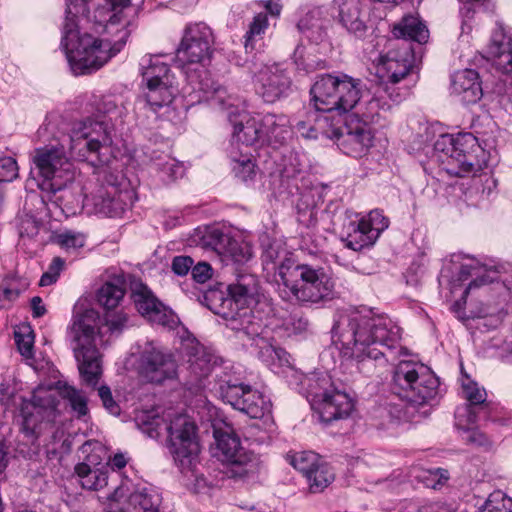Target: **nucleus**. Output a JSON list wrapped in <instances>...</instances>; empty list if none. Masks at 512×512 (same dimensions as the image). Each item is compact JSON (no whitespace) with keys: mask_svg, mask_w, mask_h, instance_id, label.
Instances as JSON below:
<instances>
[{"mask_svg":"<svg viewBox=\"0 0 512 512\" xmlns=\"http://www.w3.org/2000/svg\"><path fill=\"white\" fill-rule=\"evenodd\" d=\"M131 0H66L61 45L74 75L90 74L120 52L136 26Z\"/></svg>","mask_w":512,"mask_h":512,"instance_id":"1","label":"nucleus"},{"mask_svg":"<svg viewBox=\"0 0 512 512\" xmlns=\"http://www.w3.org/2000/svg\"><path fill=\"white\" fill-rule=\"evenodd\" d=\"M230 308L236 312L228 327L235 331L243 342L247 341L250 352L270 368L289 364V355L277 344V339L300 334L307 330L308 320L298 314L283 319L269 317L272 311L270 300L259 290L254 275L244 274L236 283L227 287Z\"/></svg>","mask_w":512,"mask_h":512,"instance_id":"2","label":"nucleus"},{"mask_svg":"<svg viewBox=\"0 0 512 512\" xmlns=\"http://www.w3.org/2000/svg\"><path fill=\"white\" fill-rule=\"evenodd\" d=\"M345 356L357 362L359 372L367 376L384 370L395 350L406 355L400 346L401 329L388 316L369 308H354L339 316L333 327Z\"/></svg>","mask_w":512,"mask_h":512,"instance_id":"3","label":"nucleus"},{"mask_svg":"<svg viewBox=\"0 0 512 512\" xmlns=\"http://www.w3.org/2000/svg\"><path fill=\"white\" fill-rule=\"evenodd\" d=\"M127 315L119 312L102 318L95 309L75 307L70 334L74 341V356L79 373L86 385L95 387L102 375L101 348L110 336L119 335L127 324Z\"/></svg>","mask_w":512,"mask_h":512,"instance_id":"4","label":"nucleus"},{"mask_svg":"<svg viewBox=\"0 0 512 512\" xmlns=\"http://www.w3.org/2000/svg\"><path fill=\"white\" fill-rule=\"evenodd\" d=\"M213 42V33L209 26L202 22L189 24L176 50V63L187 81L182 90L191 105L209 100L211 95H215L220 104L224 103L226 88L201 69L205 61L210 59Z\"/></svg>","mask_w":512,"mask_h":512,"instance_id":"5","label":"nucleus"},{"mask_svg":"<svg viewBox=\"0 0 512 512\" xmlns=\"http://www.w3.org/2000/svg\"><path fill=\"white\" fill-rule=\"evenodd\" d=\"M311 104L316 111L309 112L305 120L296 124V131L304 138L317 139L320 134L329 136L328 118L320 114L351 111L361 99V81L346 74H323L317 77L310 89Z\"/></svg>","mask_w":512,"mask_h":512,"instance_id":"6","label":"nucleus"},{"mask_svg":"<svg viewBox=\"0 0 512 512\" xmlns=\"http://www.w3.org/2000/svg\"><path fill=\"white\" fill-rule=\"evenodd\" d=\"M434 152L448 174L471 176L472 187L483 197H488L496 188V180L484 171L491 160V152L472 133L440 135L434 143Z\"/></svg>","mask_w":512,"mask_h":512,"instance_id":"7","label":"nucleus"},{"mask_svg":"<svg viewBox=\"0 0 512 512\" xmlns=\"http://www.w3.org/2000/svg\"><path fill=\"white\" fill-rule=\"evenodd\" d=\"M58 396L68 401L77 418L88 415V399L81 390L61 381L56 388L40 385L34 389L31 399L23 402L21 408V430L31 442L44 437L46 429L52 431L53 441L63 436V431L55 429L52 424L58 414Z\"/></svg>","mask_w":512,"mask_h":512,"instance_id":"8","label":"nucleus"},{"mask_svg":"<svg viewBox=\"0 0 512 512\" xmlns=\"http://www.w3.org/2000/svg\"><path fill=\"white\" fill-rule=\"evenodd\" d=\"M392 391L407 402L405 411L397 410L393 416L407 420L418 406L432 405L440 395V381L425 364L412 359H401L395 366L392 376Z\"/></svg>","mask_w":512,"mask_h":512,"instance_id":"9","label":"nucleus"},{"mask_svg":"<svg viewBox=\"0 0 512 512\" xmlns=\"http://www.w3.org/2000/svg\"><path fill=\"white\" fill-rule=\"evenodd\" d=\"M141 429L150 438H158L166 431L168 449L181 468L189 467L199 452L196 425L186 414L169 411L165 418L148 414L141 420Z\"/></svg>","mask_w":512,"mask_h":512,"instance_id":"10","label":"nucleus"},{"mask_svg":"<svg viewBox=\"0 0 512 512\" xmlns=\"http://www.w3.org/2000/svg\"><path fill=\"white\" fill-rule=\"evenodd\" d=\"M31 173L42 192L56 194L75 178V167L67 154V147L59 139L37 147L31 154Z\"/></svg>","mask_w":512,"mask_h":512,"instance_id":"11","label":"nucleus"},{"mask_svg":"<svg viewBox=\"0 0 512 512\" xmlns=\"http://www.w3.org/2000/svg\"><path fill=\"white\" fill-rule=\"evenodd\" d=\"M283 283L278 289L282 298L303 304H318L333 298L334 281L321 267L295 264L282 268Z\"/></svg>","mask_w":512,"mask_h":512,"instance_id":"12","label":"nucleus"},{"mask_svg":"<svg viewBox=\"0 0 512 512\" xmlns=\"http://www.w3.org/2000/svg\"><path fill=\"white\" fill-rule=\"evenodd\" d=\"M67 147V154L79 161H87L97 171L98 163L106 162L102 151L107 150L112 142L111 125L103 119H86L74 124L71 134L59 139ZM102 165H100L101 167Z\"/></svg>","mask_w":512,"mask_h":512,"instance_id":"13","label":"nucleus"},{"mask_svg":"<svg viewBox=\"0 0 512 512\" xmlns=\"http://www.w3.org/2000/svg\"><path fill=\"white\" fill-rule=\"evenodd\" d=\"M96 187L84 197V206L96 214L121 216L133 203V193L122 188L108 168L101 166L94 172Z\"/></svg>","mask_w":512,"mask_h":512,"instance_id":"14","label":"nucleus"},{"mask_svg":"<svg viewBox=\"0 0 512 512\" xmlns=\"http://www.w3.org/2000/svg\"><path fill=\"white\" fill-rule=\"evenodd\" d=\"M223 98V104L215 99V95H211L208 101L226 111L227 119L233 127L229 148L241 147L243 150H250L253 145H262L261 114L252 115L240 108L237 104L238 99L228 94L227 91Z\"/></svg>","mask_w":512,"mask_h":512,"instance_id":"15","label":"nucleus"},{"mask_svg":"<svg viewBox=\"0 0 512 512\" xmlns=\"http://www.w3.org/2000/svg\"><path fill=\"white\" fill-rule=\"evenodd\" d=\"M333 136L336 137L339 149L354 158L367 155L375 140L373 127L367 121L361 120L358 113L348 114L343 128L334 130Z\"/></svg>","mask_w":512,"mask_h":512,"instance_id":"16","label":"nucleus"},{"mask_svg":"<svg viewBox=\"0 0 512 512\" xmlns=\"http://www.w3.org/2000/svg\"><path fill=\"white\" fill-rule=\"evenodd\" d=\"M389 226V220L382 211L373 210L360 219L343 224L342 241L353 251L372 247L381 233Z\"/></svg>","mask_w":512,"mask_h":512,"instance_id":"17","label":"nucleus"},{"mask_svg":"<svg viewBox=\"0 0 512 512\" xmlns=\"http://www.w3.org/2000/svg\"><path fill=\"white\" fill-rule=\"evenodd\" d=\"M139 373L146 381L160 384L177 376V362L168 350L148 343L141 353Z\"/></svg>","mask_w":512,"mask_h":512,"instance_id":"18","label":"nucleus"},{"mask_svg":"<svg viewBox=\"0 0 512 512\" xmlns=\"http://www.w3.org/2000/svg\"><path fill=\"white\" fill-rule=\"evenodd\" d=\"M131 297L139 313L149 322L168 329H174L178 325L177 315L160 302L142 282H131Z\"/></svg>","mask_w":512,"mask_h":512,"instance_id":"19","label":"nucleus"},{"mask_svg":"<svg viewBox=\"0 0 512 512\" xmlns=\"http://www.w3.org/2000/svg\"><path fill=\"white\" fill-rule=\"evenodd\" d=\"M256 94L266 103H275L286 97L291 88V80L279 65H266L254 76Z\"/></svg>","mask_w":512,"mask_h":512,"instance_id":"20","label":"nucleus"},{"mask_svg":"<svg viewBox=\"0 0 512 512\" xmlns=\"http://www.w3.org/2000/svg\"><path fill=\"white\" fill-rule=\"evenodd\" d=\"M339 23L350 34L362 38L368 31L369 15L361 0H334Z\"/></svg>","mask_w":512,"mask_h":512,"instance_id":"21","label":"nucleus"},{"mask_svg":"<svg viewBox=\"0 0 512 512\" xmlns=\"http://www.w3.org/2000/svg\"><path fill=\"white\" fill-rule=\"evenodd\" d=\"M147 76L148 83H146L144 94L137 99L135 108L138 112L144 111L146 114L151 112L155 115L160 108L172 102L176 89L173 87V81L155 83L152 80L155 76L151 72H148Z\"/></svg>","mask_w":512,"mask_h":512,"instance_id":"22","label":"nucleus"},{"mask_svg":"<svg viewBox=\"0 0 512 512\" xmlns=\"http://www.w3.org/2000/svg\"><path fill=\"white\" fill-rule=\"evenodd\" d=\"M312 409L322 422L330 423L348 418L354 409V402L347 393L335 387L324 398L315 401Z\"/></svg>","mask_w":512,"mask_h":512,"instance_id":"23","label":"nucleus"},{"mask_svg":"<svg viewBox=\"0 0 512 512\" xmlns=\"http://www.w3.org/2000/svg\"><path fill=\"white\" fill-rule=\"evenodd\" d=\"M227 402L251 418H262L271 412V401L260 391L246 385L239 393L228 392Z\"/></svg>","mask_w":512,"mask_h":512,"instance_id":"24","label":"nucleus"},{"mask_svg":"<svg viewBox=\"0 0 512 512\" xmlns=\"http://www.w3.org/2000/svg\"><path fill=\"white\" fill-rule=\"evenodd\" d=\"M412 58L411 50L407 46L389 50L379 57L378 71L389 83L397 84L409 74Z\"/></svg>","mask_w":512,"mask_h":512,"instance_id":"25","label":"nucleus"},{"mask_svg":"<svg viewBox=\"0 0 512 512\" xmlns=\"http://www.w3.org/2000/svg\"><path fill=\"white\" fill-rule=\"evenodd\" d=\"M402 98L403 95L400 93L394 94L392 87L380 86L373 97L359 104L356 113L360 115L361 120L367 121L372 126L373 123L384 117V114L392 108L393 104L399 103Z\"/></svg>","mask_w":512,"mask_h":512,"instance_id":"26","label":"nucleus"},{"mask_svg":"<svg viewBox=\"0 0 512 512\" xmlns=\"http://www.w3.org/2000/svg\"><path fill=\"white\" fill-rule=\"evenodd\" d=\"M488 54L496 69L502 73H512V32L501 23H497L491 34Z\"/></svg>","mask_w":512,"mask_h":512,"instance_id":"27","label":"nucleus"},{"mask_svg":"<svg viewBox=\"0 0 512 512\" xmlns=\"http://www.w3.org/2000/svg\"><path fill=\"white\" fill-rule=\"evenodd\" d=\"M262 116V145L273 148L284 146L292 137L289 118L284 114L267 113Z\"/></svg>","mask_w":512,"mask_h":512,"instance_id":"28","label":"nucleus"},{"mask_svg":"<svg viewBox=\"0 0 512 512\" xmlns=\"http://www.w3.org/2000/svg\"><path fill=\"white\" fill-rule=\"evenodd\" d=\"M450 89L466 104H474L483 96L479 74L474 69H463L455 72L451 78Z\"/></svg>","mask_w":512,"mask_h":512,"instance_id":"29","label":"nucleus"},{"mask_svg":"<svg viewBox=\"0 0 512 512\" xmlns=\"http://www.w3.org/2000/svg\"><path fill=\"white\" fill-rule=\"evenodd\" d=\"M295 260L288 256V253L278 245H269L262 254V265L265 277L274 283L279 289L283 283L282 268L294 267Z\"/></svg>","mask_w":512,"mask_h":512,"instance_id":"30","label":"nucleus"},{"mask_svg":"<svg viewBox=\"0 0 512 512\" xmlns=\"http://www.w3.org/2000/svg\"><path fill=\"white\" fill-rule=\"evenodd\" d=\"M188 368L199 380L207 377L217 364V357L199 342L185 345Z\"/></svg>","mask_w":512,"mask_h":512,"instance_id":"31","label":"nucleus"},{"mask_svg":"<svg viewBox=\"0 0 512 512\" xmlns=\"http://www.w3.org/2000/svg\"><path fill=\"white\" fill-rule=\"evenodd\" d=\"M94 455H87L86 462L75 466V474L78 476L81 486L87 490H100L108 484V467L97 466Z\"/></svg>","mask_w":512,"mask_h":512,"instance_id":"32","label":"nucleus"},{"mask_svg":"<svg viewBox=\"0 0 512 512\" xmlns=\"http://www.w3.org/2000/svg\"><path fill=\"white\" fill-rule=\"evenodd\" d=\"M261 468V461L256 455L244 452L230 463L228 474L237 481L251 485L258 482Z\"/></svg>","mask_w":512,"mask_h":512,"instance_id":"33","label":"nucleus"},{"mask_svg":"<svg viewBox=\"0 0 512 512\" xmlns=\"http://www.w3.org/2000/svg\"><path fill=\"white\" fill-rule=\"evenodd\" d=\"M161 495L152 488L137 487L127 497L124 512H160Z\"/></svg>","mask_w":512,"mask_h":512,"instance_id":"34","label":"nucleus"},{"mask_svg":"<svg viewBox=\"0 0 512 512\" xmlns=\"http://www.w3.org/2000/svg\"><path fill=\"white\" fill-rule=\"evenodd\" d=\"M126 288L127 280L125 275H113L99 288L97 300L105 309H114L123 300Z\"/></svg>","mask_w":512,"mask_h":512,"instance_id":"35","label":"nucleus"},{"mask_svg":"<svg viewBox=\"0 0 512 512\" xmlns=\"http://www.w3.org/2000/svg\"><path fill=\"white\" fill-rule=\"evenodd\" d=\"M469 277L475 278L465 289L463 293L464 298L471 290L494 282L497 278V272L492 268H487L485 265H481L477 260L471 259L469 263L462 264L459 271V280L465 281Z\"/></svg>","mask_w":512,"mask_h":512,"instance_id":"36","label":"nucleus"},{"mask_svg":"<svg viewBox=\"0 0 512 512\" xmlns=\"http://www.w3.org/2000/svg\"><path fill=\"white\" fill-rule=\"evenodd\" d=\"M392 33L397 39L411 40L419 44L426 43L429 38L426 25L413 15L404 16L394 25Z\"/></svg>","mask_w":512,"mask_h":512,"instance_id":"37","label":"nucleus"},{"mask_svg":"<svg viewBox=\"0 0 512 512\" xmlns=\"http://www.w3.org/2000/svg\"><path fill=\"white\" fill-rule=\"evenodd\" d=\"M327 20L321 8L309 10L298 22V30L315 43L323 41L326 36Z\"/></svg>","mask_w":512,"mask_h":512,"instance_id":"38","label":"nucleus"},{"mask_svg":"<svg viewBox=\"0 0 512 512\" xmlns=\"http://www.w3.org/2000/svg\"><path fill=\"white\" fill-rule=\"evenodd\" d=\"M96 112L103 117H108L106 121L111 125L112 132L114 131V124L112 122L121 121L127 114V108L120 96L117 95H104L95 99L93 103Z\"/></svg>","mask_w":512,"mask_h":512,"instance_id":"39","label":"nucleus"},{"mask_svg":"<svg viewBox=\"0 0 512 512\" xmlns=\"http://www.w3.org/2000/svg\"><path fill=\"white\" fill-rule=\"evenodd\" d=\"M150 161L165 183L175 181L184 175L183 164L167 154L153 152Z\"/></svg>","mask_w":512,"mask_h":512,"instance_id":"40","label":"nucleus"},{"mask_svg":"<svg viewBox=\"0 0 512 512\" xmlns=\"http://www.w3.org/2000/svg\"><path fill=\"white\" fill-rule=\"evenodd\" d=\"M304 385L307 387V398L311 407L315 401L321 400L335 388L332 377L326 372H315L305 377Z\"/></svg>","mask_w":512,"mask_h":512,"instance_id":"41","label":"nucleus"},{"mask_svg":"<svg viewBox=\"0 0 512 512\" xmlns=\"http://www.w3.org/2000/svg\"><path fill=\"white\" fill-rule=\"evenodd\" d=\"M228 154L233 164V172L238 178L247 181L255 176L256 166L250 150H243L241 147H232L229 148Z\"/></svg>","mask_w":512,"mask_h":512,"instance_id":"42","label":"nucleus"},{"mask_svg":"<svg viewBox=\"0 0 512 512\" xmlns=\"http://www.w3.org/2000/svg\"><path fill=\"white\" fill-rule=\"evenodd\" d=\"M218 391L221 398L226 401L228 392H240L246 385L243 383V371L240 366H225L222 373L217 375Z\"/></svg>","mask_w":512,"mask_h":512,"instance_id":"43","label":"nucleus"},{"mask_svg":"<svg viewBox=\"0 0 512 512\" xmlns=\"http://www.w3.org/2000/svg\"><path fill=\"white\" fill-rule=\"evenodd\" d=\"M162 56L148 55L144 56L141 60V70L143 80L148 83L147 73L151 72L155 78V83L163 81H173L172 76L169 74V67L166 62L162 61Z\"/></svg>","mask_w":512,"mask_h":512,"instance_id":"44","label":"nucleus"},{"mask_svg":"<svg viewBox=\"0 0 512 512\" xmlns=\"http://www.w3.org/2000/svg\"><path fill=\"white\" fill-rule=\"evenodd\" d=\"M215 439L223 459L229 464L235 462V459L245 452L239 438L232 433L215 431Z\"/></svg>","mask_w":512,"mask_h":512,"instance_id":"45","label":"nucleus"},{"mask_svg":"<svg viewBox=\"0 0 512 512\" xmlns=\"http://www.w3.org/2000/svg\"><path fill=\"white\" fill-rule=\"evenodd\" d=\"M310 491L312 493L322 492L333 480L334 473L328 464L322 460L312 470L311 475L307 476Z\"/></svg>","mask_w":512,"mask_h":512,"instance_id":"46","label":"nucleus"},{"mask_svg":"<svg viewBox=\"0 0 512 512\" xmlns=\"http://www.w3.org/2000/svg\"><path fill=\"white\" fill-rule=\"evenodd\" d=\"M290 464L300 471L306 478L320 462L318 454L312 451L297 452L288 456Z\"/></svg>","mask_w":512,"mask_h":512,"instance_id":"47","label":"nucleus"},{"mask_svg":"<svg viewBox=\"0 0 512 512\" xmlns=\"http://www.w3.org/2000/svg\"><path fill=\"white\" fill-rule=\"evenodd\" d=\"M53 242L67 252L76 251L82 248L86 242V236L77 231L64 230L53 237Z\"/></svg>","mask_w":512,"mask_h":512,"instance_id":"48","label":"nucleus"},{"mask_svg":"<svg viewBox=\"0 0 512 512\" xmlns=\"http://www.w3.org/2000/svg\"><path fill=\"white\" fill-rule=\"evenodd\" d=\"M230 236L216 227H207L201 237V245L212 249L219 255L225 250V244Z\"/></svg>","mask_w":512,"mask_h":512,"instance_id":"49","label":"nucleus"},{"mask_svg":"<svg viewBox=\"0 0 512 512\" xmlns=\"http://www.w3.org/2000/svg\"><path fill=\"white\" fill-rule=\"evenodd\" d=\"M220 255L231 258L235 263L243 264L251 259L252 250L247 244L229 237L225 244V250Z\"/></svg>","mask_w":512,"mask_h":512,"instance_id":"50","label":"nucleus"},{"mask_svg":"<svg viewBox=\"0 0 512 512\" xmlns=\"http://www.w3.org/2000/svg\"><path fill=\"white\" fill-rule=\"evenodd\" d=\"M15 342L22 356L27 359L33 358L34 333L30 326H21L15 331Z\"/></svg>","mask_w":512,"mask_h":512,"instance_id":"51","label":"nucleus"},{"mask_svg":"<svg viewBox=\"0 0 512 512\" xmlns=\"http://www.w3.org/2000/svg\"><path fill=\"white\" fill-rule=\"evenodd\" d=\"M462 392L470 405H479L486 401V390L469 377L462 380Z\"/></svg>","mask_w":512,"mask_h":512,"instance_id":"52","label":"nucleus"},{"mask_svg":"<svg viewBox=\"0 0 512 512\" xmlns=\"http://www.w3.org/2000/svg\"><path fill=\"white\" fill-rule=\"evenodd\" d=\"M268 26V19L265 14H258L254 17L253 21L251 22L249 26V30L247 31L245 35V49L248 51L249 49H253V40L257 36H261Z\"/></svg>","mask_w":512,"mask_h":512,"instance_id":"53","label":"nucleus"},{"mask_svg":"<svg viewBox=\"0 0 512 512\" xmlns=\"http://www.w3.org/2000/svg\"><path fill=\"white\" fill-rule=\"evenodd\" d=\"M419 478L425 484L426 487L432 489H439L448 480L449 475L447 470L436 468L423 471L422 475H420Z\"/></svg>","mask_w":512,"mask_h":512,"instance_id":"54","label":"nucleus"},{"mask_svg":"<svg viewBox=\"0 0 512 512\" xmlns=\"http://www.w3.org/2000/svg\"><path fill=\"white\" fill-rule=\"evenodd\" d=\"M475 405L467 404L458 408L455 412L456 426L463 430H469L477 421V414L474 409Z\"/></svg>","mask_w":512,"mask_h":512,"instance_id":"55","label":"nucleus"},{"mask_svg":"<svg viewBox=\"0 0 512 512\" xmlns=\"http://www.w3.org/2000/svg\"><path fill=\"white\" fill-rule=\"evenodd\" d=\"M18 177V165L14 158L5 156L0 158V181L8 183Z\"/></svg>","mask_w":512,"mask_h":512,"instance_id":"56","label":"nucleus"},{"mask_svg":"<svg viewBox=\"0 0 512 512\" xmlns=\"http://www.w3.org/2000/svg\"><path fill=\"white\" fill-rule=\"evenodd\" d=\"M194 260L190 256H176L172 260V271L178 276H185L191 271Z\"/></svg>","mask_w":512,"mask_h":512,"instance_id":"57","label":"nucleus"},{"mask_svg":"<svg viewBox=\"0 0 512 512\" xmlns=\"http://www.w3.org/2000/svg\"><path fill=\"white\" fill-rule=\"evenodd\" d=\"M192 278L198 283H205L212 277V267L207 262H199L192 266Z\"/></svg>","mask_w":512,"mask_h":512,"instance_id":"58","label":"nucleus"},{"mask_svg":"<svg viewBox=\"0 0 512 512\" xmlns=\"http://www.w3.org/2000/svg\"><path fill=\"white\" fill-rule=\"evenodd\" d=\"M98 395L103 403V406L111 414L117 415L119 413V406L113 400L111 390L108 386L102 385L98 388Z\"/></svg>","mask_w":512,"mask_h":512,"instance_id":"59","label":"nucleus"},{"mask_svg":"<svg viewBox=\"0 0 512 512\" xmlns=\"http://www.w3.org/2000/svg\"><path fill=\"white\" fill-rule=\"evenodd\" d=\"M400 512H451V510L440 504H429L420 507L414 503H408Z\"/></svg>","mask_w":512,"mask_h":512,"instance_id":"60","label":"nucleus"},{"mask_svg":"<svg viewBox=\"0 0 512 512\" xmlns=\"http://www.w3.org/2000/svg\"><path fill=\"white\" fill-rule=\"evenodd\" d=\"M20 295V290L13 287L0 288V306L6 308L8 304L13 302Z\"/></svg>","mask_w":512,"mask_h":512,"instance_id":"61","label":"nucleus"},{"mask_svg":"<svg viewBox=\"0 0 512 512\" xmlns=\"http://www.w3.org/2000/svg\"><path fill=\"white\" fill-rule=\"evenodd\" d=\"M467 431L466 441L477 446H488L490 441L488 437L479 430L469 429Z\"/></svg>","mask_w":512,"mask_h":512,"instance_id":"62","label":"nucleus"},{"mask_svg":"<svg viewBox=\"0 0 512 512\" xmlns=\"http://www.w3.org/2000/svg\"><path fill=\"white\" fill-rule=\"evenodd\" d=\"M31 308L33 316L36 318L42 317L46 313V308L39 296H35L31 299Z\"/></svg>","mask_w":512,"mask_h":512,"instance_id":"63","label":"nucleus"},{"mask_svg":"<svg viewBox=\"0 0 512 512\" xmlns=\"http://www.w3.org/2000/svg\"><path fill=\"white\" fill-rule=\"evenodd\" d=\"M127 464V458L125 457L124 454L122 453H118V454H115L111 459H110V465L112 466V468L114 469H122L123 467H125Z\"/></svg>","mask_w":512,"mask_h":512,"instance_id":"64","label":"nucleus"}]
</instances>
